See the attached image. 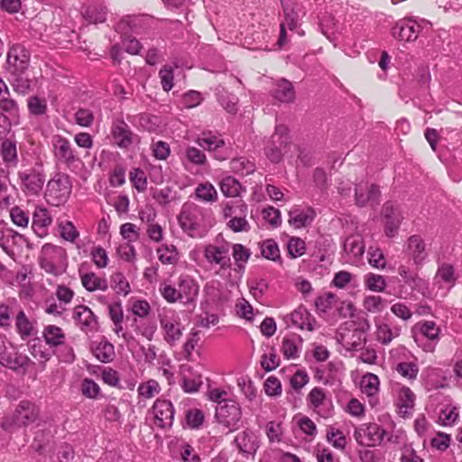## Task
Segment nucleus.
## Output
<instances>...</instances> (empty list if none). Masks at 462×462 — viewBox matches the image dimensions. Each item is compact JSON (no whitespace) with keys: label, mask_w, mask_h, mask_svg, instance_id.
<instances>
[{"label":"nucleus","mask_w":462,"mask_h":462,"mask_svg":"<svg viewBox=\"0 0 462 462\" xmlns=\"http://www.w3.org/2000/svg\"><path fill=\"white\" fill-rule=\"evenodd\" d=\"M40 415L39 407L30 401H21L10 416H5L1 428L5 431H13L15 428L27 427L34 423Z\"/></svg>","instance_id":"1"},{"label":"nucleus","mask_w":462,"mask_h":462,"mask_svg":"<svg viewBox=\"0 0 462 462\" xmlns=\"http://www.w3.org/2000/svg\"><path fill=\"white\" fill-rule=\"evenodd\" d=\"M39 263L46 273L55 276L61 274L67 267V253L64 248L45 244L41 250Z\"/></svg>","instance_id":"2"},{"label":"nucleus","mask_w":462,"mask_h":462,"mask_svg":"<svg viewBox=\"0 0 462 462\" xmlns=\"http://www.w3.org/2000/svg\"><path fill=\"white\" fill-rule=\"evenodd\" d=\"M291 146L288 127L283 125H276L271 140L265 146V155L272 162L279 163Z\"/></svg>","instance_id":"3"},{"label":"nucleus","mask_w":462,"mask_h":462,"mask_svg":"<svg viewBox=\"0 0 462 462\" xmlns=\"http://www.w3.org/2000/svg\"><path fill=\"white\" fill-rule=\"evenodd\" d=\"M216 420L228 432L240 428L242 424V411L236 401L222 402L216 407Z\"/></svg>","instance_id":"4"},{"label":"nucleus","mask_w":462,"mask_h":462,"mask_svg":"<svg viewBox=\"0 0 462 462\" xmlns=\"http://www.w3.org/2000/svg\"><path fill=\"white\" fill-rule=\"evenodd\" d=\"M440 328L434 321H421L413 328V338L425 352H433L439 338Z\"/></svg>","instance_id":"5"},{"label":"nucleus","mask_w":462,"mask_h":462,"mask_svg":"<svg viewBox=\"0 0 462 462\" xmlns=\"http://www.w3.org/2000/svg\"><path fill=\"white\" fill-rule=\"evenodd\" d=\"M181 229L191 237L201 236L199 208L194 203H185L178 217Z\"/></svg>","instance_id":"6"},{"label":"nucleus","mask_w":462,"mask_h":462,"mask_svg":"<svg viewBox=\"0 0 462 462\" xmlns=\"http://www.w3.org/2000/svg\"><path fill=\"white\" fill-rule=\"evenodd\" d=\"M31 359L11 343L0 342V365L13 371H26Z\"/></svg>","instance_id":"7"},{"label":"nucleus","mask_w":462,"mask_h":462,"mask_svg":"<svg viewBox=\"0 0 462 462\" xmlns=\"http://www.w3.org/2000/svg\"><path fill=\"white\" fill-rule=\"evenodd\" d=\"M385 434V430L376 423L364 424L355 430L354 437L356 442L364 447H375L379 445Z\"/></svg>","instance_id":"8"},{"label":"nucleus","mask_w":462,"mask_h":462,"mask_svg":"<svg viewBox=\"0 0 462 462\" xmlns=\"http://www.w3.org/2000/svg\"><path fill=\"white\" fill-rule=\"evenodd\" d=\"M71 192V186L68 176H59L51 180L47 184L46 197L54 205L67 200Z\"/></svg>","instance_id":"9"},{"label":"nucleus","mask_w":462,"mask_h":462,"mask_svg":"<svg viewBox=\"0 0 462 462\" xmlns=\"http://www.w3.org/2000/svg\"><path fill=\"white\" fill-rule=\"evenodd\" d=\"M28 51L21 45L13 46L7 54V70L14 75H22L29 66Z\"/></svg>","instance_id":"10"},{"label":"nucleus","mask_w":462,"mask_h":462,"mask_svg":"<svg viewBox=\"0 0 462 462\" xmlns=\"http://www.w3.org/2000/svg\"><path fill=\"white\" fill-rule=\"evenodd\" d=\"M154 423L162 429L171 428L174 420V410L171 402L157 400L152 408Z\"/></svg>","instance_id":"11"},{"label":"nucleus","mask_w":462,"mask_h":462,"mask_svg":"<svg viewBox=\"0 0 462 462\" xmlns=\"http://www.w3.org/2000/svg\"><path fill=\"white\" fill-rule=\"evenodd\" d=\"M384 222V233L388 237H393L402 221V216L398 206L386 202L382 211Z\"/></svg>","instance_id":"12"},{"label":"nucleus","mask_w":462,"mask_h":462,"mask_svg":"<svg viewBox=\"0 0 462 462\" xmlns=\"http://www.w3.org/2000/svg\"><path fill=\"white\" fill-rule=\"evenodd\" d=\"M52 143L54 156L59 162L70 167L79 160L69 141L65 137L56 135L54 136Z\"/></svg>","instance_id":"13"},{"label":"nucleus","mask_w":462,"mask_h":462,"mask_svg":"<svg viewBox=\"0 0 462 462\" xmlns=\"http://www.w3.org/2000/svg\"><path fill=\"white\" fill-rule=\"evenodd\" d=\"M160 325L166 343L170 346L175 345L182 336L183 327L180 320L173 315H164L160 318Z\"/></svg>","instance_id":"14"},{"label":"nucleus","mask_w":462,"mask_h":462,"mask_svg":"<svg viewBox=\"0 0 462 462\" xmlns=\"http://www.w3.org/2000/svg\"><path fill=\"white\" fill-rule=\"evenodd\" d=\"M204 257L208 263L218 264L221 269L225 270L231 267L229 248L226 245H208L204 249Z\"/></svg>","instance_id":"15"},{"label":"nucleus","mask_w":462,"mask_h":462,"mask_svg":"<svg viewBox=\"0 0 462 462\" xmlns=\"http://www.w3.org/2000/svg\"><path fill=\"white\" fill-rule=\"evenodd\" d=\"M380 194L381 191L378 185L367 182L359 183L356 187V204L359 207H365L368 203L378 204Z\"/></svg>","instance_id":"16"},{"label":"nucleus","mask_w":462,"mask_h":462,"mask_svg":"<svg viewBox=\"0 0 462 462\" xmlns=\"http://www.w3.org/2000/svg\"><path fill=\"white\" fill-rule=\"evenodd\" d=\"M73 318L80 329L86 333L95 332L98 328V322L92 310L83 305L74 309Z\"/></svg>","instance_id":"17"},{"label":"nucleus","mask_w":462,"mask_h":462,"mask_svg":"<svg viewBox=\"0 0 462 462\" xmlns=\"http://www.w3.org/2000/svg\"><path fill=\"white\" fill-rule=\"evenodd\" d=\"M420 32V26L411 19L400 21L392 29L394 38L405 42H413L418 38Z\"/></svg>","instance_id":"18"},{"label":"nucleus","mask_w":462,"mask_h":462,"mask_svg":"<svg viewBox=\"0 0 462 462\" xmlns=\"http://www.w3.org/2000/svg\"><path fill=\"white\" fill-rule=\"evenodd\" d=\"M407 252L416 265H421L428 255L425 242L418 235H413L408 238Z\"/></svg>","instance_id":"19"},{"label":"nucleus","mask_w":462,"mask_h":462,"mask_svg":"<svg viewBox=\"0 0 462 462\" xmlns=\"http://www.w3.org/2000/svg\"><path fill=\"white\" fill-rule=\"evenodd\" d=\"M316 217L312 208H293L289 211V224L295 228H301L310 226Z\"/></svg>","instance_id":"20"},{"label":"nucleus","mask_w":462,"mask_h":462,"mask_svg":"<svg viewBox=\"0 0 462 462\" xmlns=\"http://www.w3.org/2000/svg\"><path fill=\"white\" fill-rule=\"evenodd\" d=\"M19 178L22 180L24 189L32 195L39 194L45 181L44 177L35 171H32L28 173L19 172Z\"/></svg>","instance_id":"21"},{"label":"nucleus","mask_w":462,"mask_h":462,"mask_svg":"<svg viewBox=\"0 0 462 462\" xmlns=\"http://www.w3.org/2000/svg\"><path fill=\"white\" fill-rule=\"evenodd\" d=\"M112 134L116 144L121 148H126L133 143V133L123 120H117L113 124Z\"/></svg>","instance_id":"22"},{"label":"nucleus","mask_w":462,"mask_h":462,"mask_svg":"<svg viewBox=\"0 0 462 462\" xmlns=\"http://www.w3.org/2000/svg\"><path fill=\"white\" fill-rule=\"evenodd\" d=\"M177 285L180 300H183L189 302L192 300L199 292V286L189 275H180L178 279Z\"/></svg>","instance_id":"23"},{"label":"nucleus","mask_w":462,"mask_h":462,"mask_svg":"<svg viewBox=\"0 0 462 462\" xmlns=\"http://www.w3.org/2000/svg\"><path fill=\"white\" fill-rule=\"evenodd\" d=\"M291 323L300 329H308L312 331L314 329L315 319L311 317L306 308L300 306L293 312L291 313Z\"/></svg>","instance_id":"24"},{"label":"nucleus","mask_w":462,"mask_h":462,"mask_svg":"<svg viewBox=\"0 0 462 462\" xmlns=\"http://www.w3.org/2000/svg\"><path fill=\"white\" fill-rule=\"evenodd\" d=\"M273 97L281 102H292L295 98V92L292 84L287 79H281L273 90Z\"/></svg>","instance_id":"25"},{"label":"nucleus","mask_w":462,"mask_h":462,"mask_svg":"<svg viewBox=\"0 0 462 462\" xmlns=\"http://www.w3.org/2000/svg\"><path fill=\"white\" fill-rule=\"evenodd\" d=\"M400 333L401 328L399 327L391 328L385 323L376 324L375 337L383 345H389L393 338L399 337Z\"/></svg>","instance_id":"26"},{"label":"nucleus","mask_w":462,"mask_h":462,"mask_svg":"<svg viewBox=\"0 0 462 462\" xmlns=\"http://www.w3.org/2000/svg\"><path fill=\"white\" fill-rule=\"evenodd\" d=\"M81 282L83 287L88 291H95L97 290L105 291L108 288L106 280L100 278L94 273H88L81 275Z\"/></svg>","instance_id":"27"},{"label":"nucleus","mask_w":462,"mask_h":462,"mask_svg":"<svg viewBox=\"0 0 462 462\" xmlns=\"http://www.w3.org/2000/svg\"><path fill=\"white\" fill-rule=\"evenodd\" d=\"M219 186L222 194L229 198H236L245 190L240 182L232 176L224 178Z\"/></svg>","instance_id":"28"},{"label":"nucleus","mask_w":462,"mask_h":462,"mask_svg":"<svg viewBox=\"0 0 462 462\" xmlns=\"http://www.w3.org/2000/svg\"><path fill=\"white\" fill-rule=\"evenodd\" d=\"M1 156L4 162L9 166H16L17 158V148L14 141L6 139L1 144Z\"/></svg>","instance_id":"29"},{"label":"nucleus","mask_w":462,"mask_h":462,"mask_svg":"<svg viewBox=\"0 0 462 462\" xmlns=\"http://www.w3.org/2000/svg\"><path fill=\"white\" fill-rule=\"evenodd\" d=\"M301 341L299 336L285 337L282 339V353L287 359H295L299 356V345Z\"/></svg>","instance_id":"30"},{"label":"nucleus","mask_w":462,"mask_h":462,"mask_svg":"<svg viewBox=\"0 0 462 462\" xmlns=\"http://www.w3.org/2000/svg\"><path fill=\"white\" fill-rule=\"evenodd\" d=\"M43 337L48 345L57 346L63 344L65 335L60 327L49 325L43 330Z\"/></svg>","instance_id":"31"},{"label":"nucleus","mask_w":462,"mask_h":462,"mask_svg":"<svg viewBox=\"0 0 462 462\" xmlns=\"http://www.w3.org/2000/svg\"><path fill=\"white\" fill-rule=\"evenodd\" d=\"M344 251L356 258L363 255L365 252V245L359 236H349L344 243Z\"/></svg>","instance_id":"32"},{"label":"nucleus","mask_w":462,"mask_h":462,"mask_svg":"<svg viewBox=\"0 0 462 462\" xmlns=\"http://www.w3.org/2000/svg\"><path fill=\"white\" fill-rule=\"evenodd\" d=\"M156 253L162 264H175L178 262V252L172 245H162L156 250Z\"/></svg>","instance_id":"33"},{"label":"nucleus","mask_w":462,"mask_h":462,"mask_svg":"<svg viewBox=\"0 0 462 462\" xmlns=\"http://www.w3.org/2000/svg\"><path fill=\"white\" fill-rule=\"evenodd\" d=\"M15 327L22 338H26L32 335L33 326L23 310H20L16 315Z\"/></svg>","instance_id":"34"},{"label":"nucleus","mask_w":462,"mask_h":462,"mask_svg":"<svg viewBox=\"0 0 462 462\" xmlns=\"http://www.w3.org/2000/svg\"><path fill=\"white\" fill-rule=\"evenodd\" d=\"M197 199L205 202H215L217 199V192L211 183H201L195 190Z\"/></svg>","instance_id":"35"},{"label":"nucleus","mask_w":462,"mask_h":462,"mask_svg":"<svg viewBox=\"0 0 462 462\" xmlns=\"http://www.w3.org/2000/svg\"><path fill=\"white\" fill-rule=\"evenodd\" d=\"M362 392L367 395H374L379 389V378L371 373L365 374L361 379Z\"/></svg>","instance_id":"36"},{"label":"nucleus","mask_w":462,"mask_h":462,"mask_svg":"<svg viewBox=\"0 0 462 462\" xmlns=\"http://www.w3.org/2000/svg\"><path fill=\"white\" fill-rule=\"evenodd\" d=\"M95 356L103 363H109L115 356L114 346L108 342H101L94 350Z\"/></svg>","instance_id":"37"},{"label":"nucleus","mask_w":462,"mask_h":462,"mask_svg":"<svg viewBox=\"0 0 462 462\" xmlns=\"http://www.w3.org/2000/svg\"><path fill=\"white\" fill-rule=\"evenodd\" d=\"M261 253L268 260L277 261L281 259L279 246L273 239H267L261 244Z\"/></svg>","instance_id":"38"},{"label":"nucleus","mask_w":462,"mask_h":462,"mask_svg":"<svg viewBox=\"0 0 462 462\" xmlns=\"http://www.w3.org/2000/svg\"><path fill=\"white\" fill-rule=\"evenodd\" d=\"M233 257L238 269H244L245 263L251 256V252L241 244H235L232 246Z\"/></svg>","instance_id":"39"},{"label":"nucleus","mask_w":462,"mask_h":462,"mask_svg":"<svg viewBox=\"0 0 462 462\" xmlns=\"http://www.w3.org/2000/svg\"><path fill=\"white\" fill-rule=\"evenodd\" d=\"M51 217L46 208H37L32 216V227L35 230L43 229L51 224Z\"/></svg>","instance_id":"40"},{"label":"nucleus","mask_w":462,"mask_h":462,"mask_svg":"<svg viewBox=\"0 0 462 462\" xmlns=\"http://www.w3.org/2000/svg\"><path fill=\"white\" fill-rule=\"evenodd\" d=\"M106 9L102 6H89L83 13L84 17L89 23H103L106 20Z\"/></svg>","instance_id":"41"},{"label":"nucleus","mask_w":462,"mask_h":462,"mask_svg":"<svg viewBox=\"0 0 462 462\" xmlns=\"http://www.w3.org/2000/svg\"><path fill=\"white\" fill-rule=\"evenodd\" d=\"M398 273L411 288L419 287L424 281L420 279L416 273L411 272L410 268L405 265H400L398 267Z\"/></svg>","instance_id":"42"},{"label":"nucleus","mask_w":462,"mask_h":462,"mask_svg":"<svg viewBox=\"0 0 462 462\" xmlns=\"http://www.w3.org/2000/svg\"><path fill=\"white\" fill-rule=\"evenodd\" d=\"M231 168L234 171L242 175H248L254 171L255 167L253 162L245 158H237L231 161Z\"/></svg>","instance_id":"43"},{"label":"nucleus","mask_w":462,"mask_h":462,"mask_svg":"<svg viewBox=\"0 0 462 462\" xmlns=\"http://www.w3.org/2000/svg\"><path fill=\"white\" fill-rule=\"evenodd\" d=\"M365 286L373 291H383L386 287V282L382 275L368 273L365 276Z\"/></svg>","instance_id":"44"},{"label":"nucleus","mask_w":462,"mask_h":462,"mask_svg":"<svg viewBox=\"0 0 462 462\" xmlns=\"http://www.w3.org/2000/svg\"><path fill=\"white\" fill-rule=\"evenodd\" d=\"M368 262L373 267L377 269L385 268L386 260L381 249L370 247L368 249Z\"/></svg>","instance_id":"45"},{"label":"nucleus","mask_w":462,"mask_h":462,"mask_svg":"<svg viewBox=\"0 0 462 462\" xmlns=\"http://www.w3.org/2000/svg\"><path fill=\"white\" fill-rule=\"evenodd\" d=\"M162 89L169 92L173 88V69L170 66H163L159 71Z\"/></svg>","instance_id":"46"},{"label":"nucleus","mask_w":462,"mask_h":462,"mask_svg":"<svg viewBox=\"0 0 462 462\" xmlns=\"http://www.w3.org/2000/svg\"><path fill=\"white\" fill-rule=\"evenodd\" d=\"M287 248L292 258L300 257L305 253V242L299 237H291L288 242Z\"/></svg>","instance_id":"47"},{"label":"nucleus","mask_w":462,"mask_h":462,"mask_svg":"<svg viewBox=\"0 0 462 462\" xmlns=\"http://www.w3.org/2000/svg\"><path fill=\"white\" fill-rule=\"evenodd\" d=\"M396 371L403 377L413 380L417 377L419 368L411 362H402L397 365Z\"/></svg>","instance_id":"48"},{"label":"nucleus","mask_w":462,"mask_h":462,"mask_svg":"<svg viewBox=\"0 0 462 462\" xmlns=\"http://www.w3.org/2000/svg\"><path fill=\"white\" fill-rule=\"evenodd\" d=\"M198 144L208 151H215L217 148L224 146L225 142L223 139L218 138L215 135H210L208 137L199 138L197 140Z\"/></svg>","instance_id":"49"},{"label":"nucleus","mask_w":462,"mask_h":462,"mask_svg":"<svg viewBox=\"0 0 462 462\" xmlns=\"http://www.w3.org/2000/svg\"><path fill=\"white\" fill-rule=\"evenodd\" d=\"M59 228L61 237L69 242H74L79 236V233L70 221L60 223Z\"/></svg>","instance_id":"50"},{"label":"nucleus","mask_w":462,"mask_h":462,"mask_svg":"<svg viewBox=\"0 0 462 462\" xmlns=\"http://www.w3.org/2000/svg\"><path fill=\"white\" fill-rule=\"evenodd\" d=\"M130 180L138 191H143L147 187V180L143 171L134 169L130 172Z\"/></svg>","instance_id":"51"},{"label":"nucleus","mask_w":462,"mask_h":462,"mask_svg":"<svg viewBox=\"0 0 462 462\" xmlns=\"http://www.w3.org/2000/svg\"><path fill=\"white\" fill-rule=\"evenodd\" d=\"M327 395L323 389L314 387L308 394L307 401L312 407L318 408L324 404Z\"/></svg>","instance_id":"52"},{"label":"nucleus","mask_w":462,"mask_h":462,"mask_svg":"<svg viewBox=\"0 0 462 462\" xmlns=\"http://www.w3.org/2000/svg\"><path fill=\"white\" fill-rule=\"evenodd\" d=\"M159 392L160 385L155 380H149L144 383H141L138 387L139 394L147 399L153 397Z\"/></svg>","instance_id":"53"},{"label":"nucleus","mask_w":462,"mask_h":462,"mask_svg":"<svg viewBox=\"0 0 462 462\" xmlns=\"http://www.w3.org/2000/svg\"><path fill=\"white\" fill-rule=\"evenodd\" d=\"M436 279L453 284L456 281L453 266L448 263L441 264L438 269Z\"/></svg>","instance_id":"54"},{"label":"nucleus","mask_w":462,"mask_h":462,"mask_svg":"<svg viewBox=\"0 0 462 462\" xmlns=\"http://www.w3.org/2000/svg\"><path fill=\"white\" fill-rule=\"evenodd\" d=\"M112 282L115 283V290L117 293L127 295L130 292V285L125 277L121 273H116L111 277Z\"/></svg>","instance_id":"55"},{"label":"nucleus","mask_w":462,"mask_h":462,"mask_svg":"<svg viewBox=\"0 0 462 462\" xmlns=\"http://www.w3.org/2000/svg\"><path fill=\"white\" fill-rule=\"evenodd\" d=\"M10 215L14 225L21 227L27 226L29 223V216L22 208L19 207L13 208L11 209Z\"/></svg>","instance_id":"56"},{"label":"nucleus","mask_w":462,"mask_h":462,"mask_svg":"<svg viewBox=\"0 0 462 462\" xmlns=\"http://www.w3.org/2000/svg\"><path fill=\"white\" fill-rule=\"evenodd\" d=\"M279 365L280 359L273 349L269 354H264L262 356L261 365L267 372L274 370Z\"/></svg>","instance_id":"57"},{"label":"nucleus","mask_w":462,"mask_h":462,"mask_svg":"<svg viewBox=\"0 0 462 462\" xmlns=\"http://www.w3.org/2000/svg\"><path fill=\"white\" fill-rule=\"evenodd\" d=\"M264 391L269 396H278L282 393V384L278 378L268 377L264 382Z\"/></svg>","instance_id":"58"},{"label":"nucleus","mask_w":462,"mask_h":462,"mask_svg":"<svg viewBox=\"0 0 462 462\" xmlns=\"http://www.w3.org/2000/svg\"><path fill=\"white\" fill-rule=\"evenodd\" d=\"M94 115L88 109L80 108L75 114V121L80 126L88 127L92 125Z\"/></svg>","instance_id":"59"},{"label":"nucleus","mask_w":462,"mask_h":462,"mask_svg":"<svg viewBox=\"0 0 462 462\" xmlns=\"http://www.w3.org/2000/svg\"><path fill=\"white\" fill-rule=\"evenodd\" d=\"M263 218L274 227H277L282 223L281 212L273 207L266 208L263 210Z\"/></svg>","instance_id":"60"},{"label":"nucleus","mask_w":462,"mask_h":462,"mask_svg":"<svg viewBox=\"0 0 462 462\" xmlns=\"http://www.w3.org/2000/svg\"><path fill=\"white\" fill-rule=\"evenodd\" d=\"M120 234L124 237V239L127 240L129 243L135 242L139 238V233L135 225L132 223H125L120 227Z\"/></svg>","instance_id":"61"},{"label":"nucleus","mask_w":462,"mask_h":462,"mask_svg":"<svg viewBox=\"0 0 462 462\" xmlns=\"http://www.w3.org/2000/svg\"><path fill=\"white\" fill-rule=\"evenodd\" d=\"M202 101L201 94L195 90H189L183 95L182 104L186 108H193Z\"/></svg>","instance_id":"62"},{"label":"nucleus","mask_w":462,"mask_h":462,"mask_svg":"<svg viewBox=\"0 0 462 462\" xmlns=\"http://www.w3.org/2000/svg\"><path fill=\"white\" fill-rule=\"evenodd\" d=\"M28 108L32 115L42 116L45 114L47 106L45 101L40 99L38 97H32L28 101Z\"/></svg>","instance_id":"63"},{"label":"nucleus","mask_w":462,"mask_h":462,"mask_svg":"<svg viewBox=\"0 0 462 462\" xmlns=\"http://www.w3.org/2000/svg\"><path fill=\"white\" fill-rule=\"evenodd\" d=\"M291 387L299 391L309 383V375L305 371L298 370L291 378Z\"/></svg>","instance_id":"64"}]
</instances>
